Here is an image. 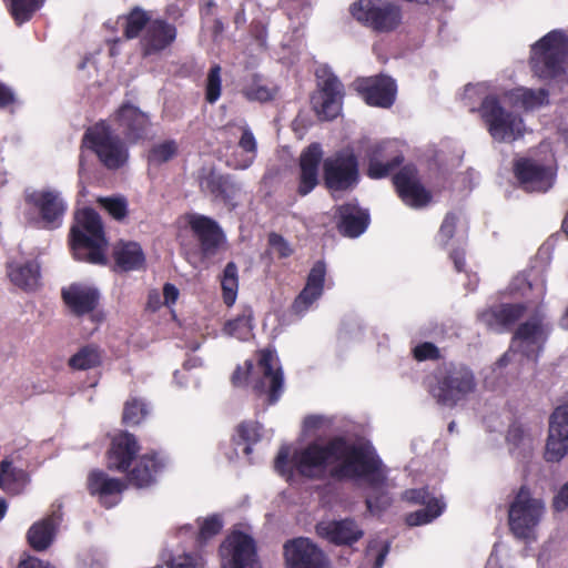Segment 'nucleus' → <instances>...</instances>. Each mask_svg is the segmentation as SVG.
I'll return each instance as SVG.
<instances>
[{
  "label": "nucleus",
  "instance_id": "f257e3e1",
  "mask_svg": "<svg viewBox=\"0 0 568 568\" xmlns=\"http://www.w3.org/2000/svg\"><path fill=\"white\" fill-rule=\"evenodd\" d=\"M275 470L290 479L295 469L302 476L322 479H362L368 487L366 506L371 514L379 515L393 501L385 466L375 449L367 444H355L342 437L331 439L326 445L313 443L296 450L290 458V448L283 446L274 463Z\"/></svg>",
  "mask_w": 568,
  "mask_h": 568
},
{
  "label": "nucleus",
  "instance_id": "f03ea898",
  "mask_svg": "<svg viewBox=\"0 0 568 568\" xmlns=\"http://www.w3.org/2000/svg\"><path fill=\"white\" fill-rule=\"evenodd\" d=\"M140 450L136 438L130 433H121L112 440L108 455L110 469L129 473V480L139 488L149 487L155 481L156 475L165 467L164 459L158 454H145L139 457L130 469Z\"/></svg>",
  "mask_w": 568,
  "mask_h": 568
},
{
  "label": "nucleus",
  "instance_id": "7ed1b4c3",
  "mask_svg": "<svg viewBox=\"0 0 568 568\" xmlns=\"http://www.w3.org/2000/svg\"><path fill=\"white\" fill-rule=\"evenodd\" d=\"M71 246L79 261L105 264L106 239L100 215L92 209L78 211L71 229Z\"/></svg>",
  "mask_w": 568,
  "mask_h": 568
},
{
  "label": "nucleus",
  "instance_id": "20e7f679",
  "mask_svg": "<svg viewBox=\"0 0 568 568\" xmlns=\"http://www.w3.org/2000/svg\"><path fill=\"white\" fill-rule=\"evenodd\" d=\"M475 388L473 372L463 365L445 364L438 367L428 381L430 395L438 404L448 407L466 398Z\"/></svg>",
  "mask_w": 568,
  "mask_h": 568
},
{
  "label": "nucleus",
  "instance_id": "39448f33",
  "mask_svg": "<svg viewBox=\"0 0 568 568\" xmlns=\"http://www.w3.org/2000/svg\"><path fill=\"white\" fill-rule=\"evenodd\" d=\"M551 326L542 313H535L520 324L513 337L508 352L496 363L497 367L506 366L516 353H521L527 359L537 361L550 334Z\"/></svg>",
  "mask_w": 568,
  "mask_h": 568
},
{
  "label": "nucleus",
  "instance_id": "423d86ee",
  "mask_svg": "<svg viewBox=\"0 0 568 568\" xmlns=\"http://www.w3.org/2000/svg\"><path fill=\"white\" fill-rule=\"evenodd\" d=\"M546 513L545 501L532 497L529 489L521 487L509 506V528L518 539L536 540L537 528Z\"/></svg>",
  "mask_w": 568,
  "mask_h": 568
},
{
  "label": "nucleus",
  "instance_id": "0eeeda50",
  "mask_svg": "<svg viewBox=\"0 0 568 568\" xmlns=\"http://www.w3.org/2000/svg\"><path fill=\"white\" fill-rule=\"evenodd\" d=\"M82 144L93 151L109 170L120 169L129 160L126 144L105 121L90 126L83 135Z\"/></svg>",
  "mask_w": 568,
  "mask_h": 568
},
{
  "label": "nucleus",
  "instance_id": "6e6552de",
  "mask_svg": "<svg viewBox=\"0 0 568 568\" xmlns=\"http://www.w3.org/2000/svg\"><path fill=\"white\" fill-rule=\"evenodd\" d=\"M480 116L490 136L497 142H514L527 131L524 119L506 110L496 97H486L479 108Z\"/></svg>",
  "mask_w": 568,
  "mask_h": 568
},
{
  "label": "nucleus",
  "instance_id": "1a4fd4ad",
  "mask_svg": "<svg viewBox=\"0 0 568 568\" xmlns=\"http://www.w3.org/2000/svg\"><path fill=\"white\" fill-rule=\"evenodd\" d=\"M568 39L561 31H550L531 47L530 63L540 79H550L564 71Z\"/></svg>",
  "mask_w": 568,
  "mask_h": 568
},
{
  "label": "nucleus",
  "instance_id": "9d476101",
  "mask_svg": "<svg viewBox=\"0 0 568 568\" xmlns=\"http://www.w3.org/2000/svg\"><path fill=\"white\" fill-rule=\"evenodd\" d=\"M349 12L356 21L378 32L393 31L402 22L400 8L387 0H357Z\"/></svg>",
  "mask_w": 568,
  "mask_h": 568
},
{
  "label": "nucleus",
  "instance_id": "9b49d317",
  "mask_svg": "<svg viewBox=\"0 0 568 568\" xmlns=\"http://www.w3.org/2000/svg\"><path fill=\"white\" fill-rule=\"evenodd\" d=\"M261 376H252V389L256 397L265 398L267 405L275 404L284 389V376L275 352L263 349L256 367Z\"/></svg>",
  "mask_w": 568,
  "mask_h": 568
},
{
  "label": "nucleus",
  "instance_id": "f8f14e48",
  "mask_svg": "<svg viewBox=\"0 0 568 568\" xmlns=\"http://www.w3.org/2000/svg\"><path fill=\"white\" fill-rule=\"evenodd\" d=\"M24 201L39 215L42 227L58 229L62 225L67 203L61 193L53 189H27Z\"/></svg>",
  "mask_w": 568,
  "mask_h": 568
},
{
  "label": "nucleus",
  "instance_id": "ddd939ff",
  "mask_svg": "<svg viewBox=\"0 0 568 568\" xmlns=\"http://www.w3.org/2000/svg\"><path fill=\"white\" fill-rule=\"evenodd\" d=\"M323 169L325 183L332 192L351 190L358 182V162L349 149L326 158Z\"/></svg>",
  "mask_w": 568,
  "mask_h": 568
},
{
  "label": "nucleus",
  "instance_id": "4468645a",
  "mask_svg": "<svg viewBox=\"0 0 568 568\" xmlns=\"http://www.w3.org/2000/svg\"><path fill=\"white\" fill-rule=\"evenodd\" d=\"M223 568H260L254 539L241 531L230 534L220 547Z\"/></svg>",
  "mask_w": 568,
  "mask_h": 568
},
{
  "label": "nucleus",
  "instance_id": "2eb2a0df",
  "mask_svg": "<svg viewBox=\"0 0 568 568\" xmlns=\"http://www.w3.org/2000/svg\"><path fill=\"white\" fill-rule=\"evenodd\" d=\"M316 77L321 89L314 99L316 111L325 120L335 119L342 110L343 85L326 67L318 68Z\"/></svg>",
  "mask_w": 568,
  "mask_h": 568
},
{
  "label": "nucleus",
  "instance_id": "dca6fc26",
  "mask_svg": "<svg viewBox=\"0 0 568 568\" xmlns=\"http://www.w3.org/2000/svg\"><path fill=\"white\" fill-rule=\"evenodd\" d=\"M568 454V404L558 406L549 419L545 459L560 462Z\"/></svg>",
  "mask_w": 568,
  "mask_h": 568
},
{
  "label": "nucleus",
  "instance_id": "f3484780",
  "mask_svg": "<svg viewBox=\"0 0 568 568\" xmlns=\"http://www.w3.org/2000/svg\"><path fill=\"white\" fill-rule=\"evenodd\" d=\"M225 131L239 135L237 149H235L227 158V165L234 170H246L255 161L257 156V141L244 120L236 123L227 124Z\"/></svg>",
  "mask_w": 568,
  "mask_h": 568
},
{
  "label": "nucleus",
  "instance_id": "a211bd4d",
  "mask_svg": "<svg viewBox=\"0 0 568 568\" xmlns=\"http://www.w3.org/2000/svg\"><path fill=\"white\" fill-rule=\"evenodd\" d=\"M393 180L396 191L405 204L419 209L430 202L432 194L420 183L414 165H405L394 175Z\"/></svg>",
  "mask_w": 568,
  "mask_h": 568
},
{
  "label": "nucleus",
  "instance_id": "6ab92c4d",
  "mask_svg": "<svg viewBox=\"0 0 568 568\" xmlns=\"http://www.w3.org/2000/svg\"><path fill=\"white\" fill-rule=\"evenodd\" d=\"M515 174L523 189L527 192H546L555 182L556 173L530 159H520L515 163Z\"/></svg>",
  "mask_w": 568,
  "mask_h": 568
},
{
  "label": "nucleus",
  "instance_id": "aec40b11",
  "mask_svg": "<svg viewBox=\"0 0 568 568\" xmlns=\"http://www.w3.org/2000/svg\"><path fill=\"white\" fill-rule=\"evenodd\" d=\"M284 555L290 568H327L324 554L307 538L287 541Z\"/></svg>",
  "mask_w": 568,
  "mask_h": 568
},
{
  "label": "nucleus",
  "instance_id": "412c9836",
  "mask_svg": "<svg viewBox=\"0 0 568 568\" xmlns=\"http://www.w3.org/2000/svg\"><path fill=\"white\" fill-rule=\"evenodd\" d=\"M356 89L367 104L381 108H389L397 92L395 81L386 75L358 79Z\"/></svg>",
  "mask_w": 568,
  "mask_h": 568
},
{
  "label": "nucleus",
  "instance_id": "4be33fe9",
  "mask_svg": "<svg viewBox=\"0 0 568 568\" xmlns=\"http://www.w3.org/2000/svg\"><path fill=\"white\" fill-rule=\"evenodd\" d=\"M400 144L396 140L384 141L374 146L368 165V175L373 179L387 176L403 162Z\"/></svg>",
  "mask_w": 568,
  "mask_h": 568
},
{
  "label": "nucleus",
  "instance_id": "5701e85b",
  "mask_svg": "<svg viewBox=\"0 0 568 568\" xmlns=\"http://www.w3.org/2000/svg\"><path fill=\"white\" fill-rule=\"evenodd\" d=\"M87 485L89 493L98 497L100 504L106 508L118 505L126 488L122 479L112 478L102 470H92L88 476Z\"/></svg>",
  "mask_w": 568,
  "mask_h": 568
},
{
  "label": "nucleus",
  "instance_id": "b1692460",
  "mask_svg": "<svg viewBox=\"0 0 568 568\" xmlns=\"http://www.w3.org/2000/svg\"><path fill=\"white\" fill-rule=\"evenodd\" d=\"M403 498L410 503L425 505V508L407 516L406 523L409 526L428 524L440 516L445 509V503L438 498L430 497L429 493L424 488L408 489L404 493Z\"/></svg>",
  "mask_w": 568,
  "mask_h": 568
},
{
  "label": "nucleus",
  "instance_id": "393cba45",
  "mask_svg": "<svg viewBox=\"0 0 568 568\" xmlns=\"http://www.w3.org/2000/svg\"><path fill=\"white\" fill-rule=\"evenodd\" d=\"M323 159L321 144L312 143L300 155V176L297 192L305 196L318 183V168Z\"/></svg>",
  "mask_w": 568,
  "mask_h": 568
},
{
  "label": "nucleus",
  "instance_id": "a878e982",
  "mask_svg": "<svg viewBox=\"0 0 568 568\" xmlns=\"http://www.w3.org/2000/svg\"><path fill=\"white\" fill-rule=\"evenodd\" d=\"M326 276L324 262H316L311 268L306 284L293 303V311L297 315L305 314L312 305L322 296Z\"/></svg>",
  "mask_w": 568,
  "mask_h": 568
},
{
  "label": "nucleus",
  "instance_id": "bb28decb",
  "mask_svg": "<svg viewBox=\"0 0 568 568\" xmlns=\"http://www.w3.org/2000/svg\"><path fill=\"white\" fill-rule=\"evenodd\" d=\"M113 122L131 142H136L145 135L149 116L132 104H123L113 115Z\"/></svg>",
  "mask_w": 568,
  "mask_h": 568
},
{
  "label": "nucleus",
  "instance_id": "cd10ccee",
  "mask_svg": "<svg viewBox=\"0 0 568 568\" xmlns=\"http://www.w3.org/2000/svg\"><path fill=\"white\" fill-rule=\"evenodd\" d=\"M317 534L336 545H352L359 540L364 531L355 520L346 518L342 520L321 521L316 525Z\"/></svg>",
  "mask_w": 568,
  "mask_h": 568
},
{
  "label": "nucleus",
  "instance_id": "c85d7f7f",
  "mask_svg": "<svg viewBox=\"0 0 568 568\" xmlns=\"http://www.w3.org/2000/svg\"><path fill=\"white\" fill-rule=\"evenodd\" d=\"M187 221L193 234L200 242L203 255H214L223 242V234L219 225L213 220L196 214L190 215Z\"/></svg>",
  "mask_w": 568,
  "mask_h": 568
},
{
  "label": "nucleus",
  "instance_id": "c756f323",
  "mask_svg": "<svg viewBox=\"0 0 568 568\" xmlns=\"http://www.w3.org/2000/svg\"><path fill=\"white\" fill-rule=\"evenodd\" d=\"M62 521L60 507L53 509L50 515L36 521L28 530L29 545L37 551L48 549L54 540L58 528Z\"/></svg>",
  "mask_w": 568,
  "mask_h": 568
},
{
  "label": "nucleus",
  "instance_id": "7c9ffc66",
  "mask_svg": "<svg viewBox=\"0 0 568 568\" xmlns=\"http://www.w3.org/2000/svg\"><path fill=\"white\" fill-rule=\"evenodd\" d=\"M176 38V28L162 19L152 20L142 38L143 52L151 55L163 51Z\"/></svg>",
  "mask_w": 568,
  "mask_h": 568
},
{
  "label": "nucleus",
  "instance_id": "2f4dec72",
  "mask_svg": "<svg viewBox=\"0 0 568 568\" xmlns=\"http://www.w3.org/2000/svg\"><path fill=\"white\" fill-rule=\"evenodd\" d=\"M62 297L67 306L77 315L92 312L99 301V292L95 287L74 283L63 288Z\"/></svg>",
  "mask_w": 568,
  "mask_h": 568
},
{
  "label": "nucleus",
  "instance_id": "473e14b6",
  "mask_svg": "<svg viewBox=\"0 0 568 568\" xmlns=\"http://www.w3.org/2000/svg\"><path fill=\"white\" fill-rule=\"evenodd\" d=\"M524 311L521 304H501L481 312L478 318L487 328L501 332L513 325Z\"/></svg>",
  "mask_w": 568,
  "mask_h": 568
},
{
  "label": "nucleus",
  "instance_id": "72a5a7b5",
  "mask_svg": "<svg viewBox=\"0 0 568 568\" xmlns=\"http://www.w3.org/2000/svg\"><path fill=\"white\" fill-rule=\"evenodd\" d=\"M541 436L540 427H529L520 423H513L507 432L506 442L513 455L523 456L530 454L534 444Z\"/></svg>",
  "mask_w": 568,
  "mask_h": 568
},
{
  "label": "nucleus",
  "instance_id": "f704fd0d",
  "mask_svg": "<svg viewBox=\"0 0 568 568\" xmlns=\"http://www.w3.org/2000/svg\"><path fill=\"white\" fill-rule=\"evenodd\" d=\"M8 276L16 286L34 290L40 282V265L36 260H12L8 263Z\"/></svg>",
  "mask_w": 568,
  "mask_h": 568
},
{
  "label": "nucleus",
  "instance_id": "c9c22d12",
  "mask_svg": "<svg viewBox=\"0 0 568 568\" xmlns=\"http://www.w3.org/2000/svg\"><path fill=\"white\" fill-rule=\"evenodd\" d=\"M30 483L29 474L14 466L13 455L7 456L0 463V488L9 495L21 494Z\"/></svg>",
  "mask_w": 568,
  "mask_h": 568
},
{
  "label": "nucleus",
  "instance_id": "e433bc0d",
  "mask_svg": "<svg viewBox=\"0 0 568 568\" xmlns=\"http://www.w3.org/2000/svg\"><path fill=\"white\" fill-rule=\"evenodd\" d=\"M338 211V229L342 234L348 237H357L365 232L369 223V215L366 210L355 204H345Z\"/></svg>",
  "mask_w": 568,
  "mask_h": 568
},
{
  "label": "nucleus",
  "instance_id": "4c0bfd02",
  "mask_svg": "<svg viewBox=\"0 0 568 568\" xmlns=\"http://www.w3.org/2000/svg\"><path fill=\"white\" fill-rule=\"evenodd\" d=\"M200 186L202 191L231 205H234L233 200L241 190L229 176H222L215 173L203 176L200 181Z\"/></svg>",
  "mask_w": 568,
  "mask_h": 568
},
{
  "label": "nucleus",
  "instance_id": "58836bf2",
  "mask_svg": "<svg viewBox=\"0 0 568 568\" xmlns=\"http://www.w3.org/2000/svg\"><path fill=\"white\" fill-rule=\"evenodd\" d=\"M113 257L118 268L122 271H136L144 266L145 255L136 242H119L113 248Z\"/></svg>",
  "mask_w": 568,
  "mask_h": 568
},
{
  "label": "nucleus",
  "instance_id": "ea45409f",
  "mask_svg": "<svg viewBox=\"0 0 568 568\" xmlns=\"http://www.w3.org/2000/svg\"><path fill=\"white\" fill-rule=\"evenodd\" d=\"M509 104L526 111L538 109L548 103L549 93L545 89L516 88L505 94Z\"/></svg>",
  "mask_w": 568,
  "mask_h": 568
},
{
  "label": "nucleus",
  "instance_id": "a19ab883",
  "mask_svg": "<svg viewBox=\"0 0 568 568\" xmlns=\"http://www.w3.org/2000/svg\"><path fill=\"white\" fill-rule=\"evenodd\" d=\"M102 362V355L99 347L94 345H87L81 347L69 359V365L73 369L87 371L98 367Z\"/></svg>",
  "mask_w": 568,
  "mask_h": 568
},
{
  "label": "nucleus",
  "instance_id": "79ce46f5",
  "mask_svg": "<svg viewBox=\"0 0 568 568\" xmlns=\"http://www.w3.org/2000/svg\"><path fill=\"white\" fill-rule=\"evenodd\" d=\"M221 286L224 303L227 306H232L236 301L239 291L237 266L235 263L230 262L226 264L221 278Z\"/></svg>",
  "mask_w": 568,
  "mask_h": 568
},
{
  "label": "nucleus",
  "instance_id": "37998d69",
  "mask_svg": "<svg viewBox=\"0 0 568 568\" xmlns=\"http://www.w3.org/2000/svg\"><path fill=\"white\" fill-rule=\"evenodd\" d=\"M151 16L141 9L140 7H135L130 11V13L125 18V28L124 34L128 39H134L139 37L141 31L148 28V24L151 22Z\"/></svg>",
  "mask_w": 568,
  "mask_h": 568
},
{
  "label": "nucleus",
  "instance_id": "c03bdc74",
  "mask_svg": "<svg viewBox=\"0 0 568 568\" xmlns=\"http://www.w3.org/2000/svg\"><path fill=\"white\" fill-rule=\"evenodd\" d=\"M252 315L248 313L229 321L223 327V333L230 337L245 341L252 335Z\"/></svg>",
  "mask_w": 568,
  "mask_h": 568
},
{
  "label": "nucleus",
  "instance_id": "a18cd8bd",
  "mask_svg": "<svg viewBox=\"0 0 568 568\" xmlns=\"http://www.w3.org/2000/svg\"><path fill=\"white\" fill-rule=\"evenodd\" d=\"M44 0H10V11L14 20L20 24L31 19Z\"/></svg>",
  "mask_w": 568,
  "mask_h": 568
},
{
  "label": "nucleus",
  "instance_id": "49530a36",
  "mask_svg": "<svg viewBox=\"0 0 568 568\" xmlns=\"http://www.w3.org/2000/svg\"><path fill=\"white\" fill-rule=\"evenodd\" d=\"M178 153V144L173 140H166L154 144L149 151L150 164L160 165L173 159Z\"/></svg>",
  "mask_w": 568,
  "mask_h": 568
},
{
  "label": "nucleus",
  "instance_id": "de8ad7c7",
  "mask_svg": "<svg viewBox=\"0 0 568 568\" xmlns=\"http://www.w3.org/2000/svg\"><path fill=\"white\" fill-rule=\"evenodd\" d=\"M149 413L148 405L143 400L132 397L124 404L123 422L129 426L139 425Z\"/></svg>",
  "mask_w": 568,
  "mask_h": 568
},
{
  "label": "nucleus",
  "instance_id": "09e8293b",
  "mask_svg": "<svg viewBox=\"0 0 568 568\" xmlns=\"http://www.w3.org/2000/svg\"><path fill=\"white\" fill-rule=\"evenodd\" d=\"M222 79L221 67L214 64L206 78L205 99L209 103H215L221 97Z\"/></svg>",
  "mask_w": 568,
  "mask_h": 568
},
{
  "label": "nucleus",
  "instance_id": "8fccbe9b",
  "mask_svg": "<svg viewBox=\"0 0 568 568\" xmlns=\"http://www.w3.org/2000/svg\"><path fill=\"white\" fill-rule=\"evenodd\" d=\"M244 94L248 100L265 102L275 97L276 90L264 84L261 79H253L244 89Z\"/></svg>",
  "mask_w": 568,
  "mask_h": 568
},
{
  "label": "nucleus",
  "instance_id": "3c124183",
  "mask_svg": "<svg viewBox=\"0 0 568 568\" xmlns=\"http://www.w3.org/2000/svg\"><path fill=\"white\" fill-rule=\"evenodd\" d=\"M222 527L223 521L219 515H212L203 519L200 524V531L197 537L199 545H204L207 540L217 535Z\"/></svg>",
  "mask_w": 568,
  "mask_h": 568
},
{
  "label": "nucleus",
  "instance_id": "603ef678",
  "mask_svg": "<svg viewBox=\"0 0 568 568\" xmlns=\"http://www.w3.org/2000/svg\"><path fill=\"white\" fill-rule=\"evenodd\" d=\"M98 202L118 221L123 220L128 214V203L124 197H100Z\"/></svg>",
  "mask_w": 568,
  "mask_h": 568
},
{
  "label": "nucleus",
  "instance_id": "864d4df0",
  "mask_svg": "<svg viewBox=\"0 0 568 568\" xmlns=\"http://www.w3.org/2000/svg\"><path fill=\"white\" fill-rule=\"evenodd\" d=\"M388 551L389 544L387 541L374 539L368 544L366 556L372 557L375 555V568H382Z\"/></svg>",
  "mask_w": 568,
  "mask_h": 568
},
{
  "label": "nucleus",
  "instance_id": "5fc2aeb1",
  "mask_svg": "<svg viewBox=\"0 0 568 568\" xmlns=\"http://www.w3.org/2000/svg\"><path fill=\"white\" fill-rule=\"evenodd\" d=\"M170 568H204V559L199 554H183L174 557Z\"/></svg>",
  "mask_w": 568,
  "mask_h": 568
},
{
  "label": "nucleus",
  "instance_id": "6e6d98bb",
  "mask_svg": "<svg viewBox=\"0 0 568 568\" xmlns=\"http://www.w3.org/2000/svg\"><path fill=\"white\" fill-rule=\"evenodd\" d=\"M457 217L453 213H448L438 231L437 241L440 245L446 246L453 239L456 229Z\"/></svg>",
  "mask_w": 568,
  "mask_h": 568
},
{
  "label": "nucleus",
  "instance_id": "4d7b16f0",
  "mask_svg": "<svg viewBox=\"0 0 568 568\" xmlns=\"http://www.w3.org/2000/svg\"><path fill=\"white\" fill-rule=\"evenodd\" d=\"M268 244L272 251L281 258L288 257L292 254L290 244L283 239V236L271 233L268 235Z\"/></svg>",
  "mask_w": 568,
  "mask_h": 568
},
{
  "label": "nucleus",
  "instance_id": "13d9d810",
  "mask_svg": "<svg viewBox=\"0 0 568 568\" xmlns=\"http://www.w3.org/2000/svg\"><path fill=\"white\" fill-rule=\"evenodd\" d=\"M261 425L257 423H243L239 426V435L245 443H256L261 437Z\"/></svg>",
  "mask_w": 568,
  "mask_h": 568
},
{
  "label": "nucleus",
  "instance_id": "bf43d9fd",
  "mask_svg": "<svg viewBox=\"0 0 568 568\" xmlns=\"http://www.w3.org/2000/svg\"><path fill=\"white\" fill-rule=\"evenodd\" d=\"M414 356L418 361L438 357V348L432 343H423L414 348Z\"/></svg>",
  "mask_w": 568,
  "mask_h": 568
},
{
  "label": "nucleus",
  "instance_id": "052dcab7",
  "mask_svg": "<svg viewBox=\"0 0 568 568\" xmlns=\"http://www.w3.org/2000/svg\"><path fill=\"white\" fill-rule=\"evenodd\" d=\"M552 507L556 511H564L568 508V480L560 487L552 500Z\"/></svg>",
  "mask_w": 568,
  "mask_h": 568
},
{
  "label": "nucleus",
  "instance_id": "680f3d73",
  "mask_svg": "<svg viewBox=\"0 0 568 568\" xmlns=\"http://www.w3.org/2000/svg\"><path fill=\"white\" fill-rule=\"evenodd\" d=\"M246 369L245 371H242V368H237L233 375H232V383L234 386H241L243 385L248 376H247V373L253 368V365L251 362H246Z\"/></svg>",
  "mask_w": 568,
  "mask_h": 568
},
{
  "label": "nucleus",
  "instance_id": "e2e57ef3",
  "mask_svg": "<svg viewBox=\"0 0 568 568\" xmlns=\"http://www.w3.org/2000/svg\"><path fill=\"white\" fill-rule=\"evenodd\" d=\"M163 297L166 305L174 304L179 297V290L170 283H166L163 287Z\"/></svg>",
  "mask_w": 568,
  "mask_h": 568
},
{
  "label": "nucleus",
  "instance_id": "0e129e2a",
  "mask_svg": "<svg viewBox=\"0 0 568 568\" xmlns=\"http://www.w3.org/2000/svg\"><path fill=\"white\" fill-rule=\"evenodd\" d=\"M14 101V93L13 91L4 85L3 83H0V108H4L9 104H11Z\"/></svg>",
  "mask_w": 568,
  "mask_h": 568
},
{
  "label": "nucleus",
  "instance_id": "69168bd1",
  "mask_svg": "<svg viewBox=\"0 0 568 568\" xmlns=\"http://www.w3.org/2000/svg\"><path fill=\"white\" fill-rule=\"evenodd\" d=\"M17 568H54L50 564L44 562L38 558L29 557L22 560Z\"/></svg>",
  "mask_w": 568,
  "mask_h": 568
},
{
  "label": "nucleus",
  "instance_id": "338daca9",
  "mask_svg": "<svg viewBox=\"0 0 568 568\" xmlns=\"http://www.w3.org/2000/svg\"><path fill=\"white\" fill-rule=\"evenodd\" d=\"M450 257L454 262L456 271L462 272L464 270V264H465L464 251H459V250L454 251L450 253Z\"/></svg>",
  "mask_w": 568,
  "mask_h": 568
},
{
  "label": "nucleus",
  "instance_id": "774afa93",
  "mask_svg": "<svg viewBox=\"0 0 568 568\" xmlns=\"http://www.w3.org/2000/svg\"><path fill=\"white\" fill-rule=\"evenodd\" d=\"M497 547H498V544H495L493 551L487 560V568H501L499 566V560L497 557Z\"/></svg>",
  "mask_w": 568,
  "mask_h": 568
}]
</instances>
